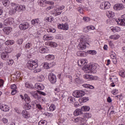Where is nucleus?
I'll return each instance as SVG.
<instances>
[{
  "label": "nucleus",
  "mask_w": 125,
  "mask_h": 125,
  "mask_svg": "<svg viewBox=\"0 0 125 125\" xmlns=\"http://www.w3.org/2000/svg\"><path fill=\"white\" fill-rule=\"evenodd\" d=\"M26 66L29 70H35L37 69V67L39 66L38 63L33 60H30L26 64Z\"/></svg>",
  "instance_id": "1"
},
{
  "label": "nucleus",
  "mask_w": 125,
  "mask_h": 125,
  "mask_svg": "<svg viewBox=\"0 0 125 125\" xmlns=\"http://www.w3.org/2000/svg\"><path fill=\"white\" fill-rule=\"evenodd\" d=\"M85 72L87 74H91V73H96V66H95L94 64L89 65L88 67H87L86 69Z\"/></svg>",
  "instance_id": "2"
},
{
  "label": "nucleus",
  "mask_w": 125,
  "mask_h": 125,
  "mask_svg": "<svg viewBox=\"0 0 125 125\" xmlns=\"http://www.w3.org/2000/svg\"><path fill=\"white\" fill-rule=\"evenodd\" d=\"M100 7L101 9H109L111 7V4L108 1L103 2L100 4Z\"/></svg>",
  "instance_id": "3"
},
{
  "label": "nucleus",
  "mask_w": 125,
  "mask_h": 125,
  "mask_svg": "<svg viewBox=\"0 0 125 125\" xmlns=\"http://www.w3.org/2000/svg\"><path fill=\"white\" fill-rule=\"evenodd\" d=\"M84 94H85V93L83 90L75 91L73 93L74 97L76 98H80V97H82V96H83Z\"/></svg>",
  "instance_id": "4"
},
{
  "label": "nucleus",
  "mask_w": 125,
  "mask_h": 125,
  "mask_svg": "<svg viewBox=\"0 0 125 125\" xmlns=\"http://www.w3.org/2000/svg\"><path fill=\"white\" fill-rule=\"evenodd\" d=\"M48 79L51 83H56V76L53 73H50L49 74Z\"/></svg>",
  "instance_id": "5"
},
{
  "label": "nucleus",
  "mask_w": 125,
  "mask_h": 125,
  "mask_svg": "<svg viewBox=\"0 0 125 125\" xmlns=\"http://www.w3.org/2000/svg\"><path fill=\"white\" fill-rule=\"evenodd\" d=\"M86 44H89L88 42L83 41L81 42H80L78 45L79 49H81V50H83L86 48Z\"/></svg>",
  "instance_id": "6"
},
{
  "label": "nucleus",
  "mask_w": 125,
  "mask_h": 125,
  "mask_svg": "<svg viewBox=\"0 0 125 125\" xmlns=\"http://www.w3.org/2000/svg\"><path fill=\"white\" fill-rule=\"evenodd\" d=\"M30 25H29V23L28 22H25L22 23H21L20 25V29L21 30H22L23 31H25V30H27L28 28H29V26Z\"/></svg>",
  "instance_id": "7"
},
{
  "label": "nucleus",
  "mask_w": 125,
  "mask_h": 125,
  "mask_svg": "<svg viewBox=\"0 0 125 125\" xmlns=\"http://www.w3.org/2000/svg\"><path fill=\"white\" fill-rule=\"evenodd\" d=\"M14 22V20L12 18H9L4 21V24L5 26H7L8 25H12Z\"/></svg>",
  "instance_id": "8"
},
{
  "label": "nucleus",
  "mask_w": 125,
  "mask_h": 125,
  "mask_svg": "<svg viewBox=\"0 0 125 125\" xmlns=\"http://www.w3.org/2000/svg\"><path fill=\"white\" fill-rule=\"evenodd\" d=\"M87 120L83 117H78L74 119V123H81V124L84 123L85 124Z\"/></svg>",
  "instance_id": "9"
},
{
  "label": "nucleus",
  "mask_w": 125,
  "mask_h": 125,
  "mask_svg": "<svg viewBox=\"0 0 125 125\" xmlns=\"http://www.w3.org/2000/svg\"><path fill=\"white\" fill-rule=\"evenodd\" d=\"M113 8L115 10H122V9L125 8V5H123L122 3L116 4Z\"/></svg>",
  "instance_id": "10"
},
{
  "label": "nucleus",
  "mask_w": 125,
  "mask_h": 125,
  "mask_svg": "<svg viewBox=\"0 0 125 125\" xmlns=\"http://www.w3.org/2000/svg\"><path fill=\"white\" fill-rule=\"evenodd\" d=\"M83 110L81 109L77 108L74 112V116H80L81 115H83Z\"/></svg>",
  "instance_id": "11"
},
{
  "label": "nucleus",
  "mask_w": 125,
  "mask_h": 125,
  "mask_svg": "<svg viewBox=\"0 0 125 125\" xmlns=\"http://www.w3.org/2000/svg\"><path fill=\"white\" fill-rule=\"evenodd\" d=\"M11 31H12V28L10 27H6L3 29V31L6 35H9V33Z\"/></svg>",
  "instance_id": "12"
},
{
  "label": "nucleus",
  "mask_w": 125,
  "mask_h": 125,
  "mask_svg": "<svg viewBox=\"0 0 125 125\" xmlns=\"http://www.w3.org/2000/svg\"><path fill=\"white\" fill-rule=\"evenodd\" d=\"M35 87L39 90H43L44 89V86L42 84L37 83L35 84Z\"/></svg>",
  "instance_id": "13"
},
{
  "label": "nucleus",
  "mask_w": 125,
  "mask_h": 125,
  "mask_svg": "<svg viewBox=\"0 0 125 125\" xmlns=\"http://www.w3.org/2000/svg\"><path fill=\"white\" fill-rule=\"evenodd\" d=\"M11 5L12 6H13L16 12V11H19L20 12V7L19 5H17L15 4V3H11Z\"/></svg>",
  "instance_id": "14"
},
{
  "label": "nucleus",
  "mask_w": 125,
  "mask_h": 125,
  "mask_svg": "<svg viewBox=\"0 0 125 125\" xmlns=\"http://www.w3.org/2000/svg\"><path fill=\"white\" fill-rule=\"evenodd\" d=\"M77 55L80 57H84L86 56V53L84 51H79L77 52Z\"/></svg>",
  "instance_id": "15"
},
{
  "label": "nucleus",
  "mask_w": 125,
  "mask_h": 125,
  "mask_svg": "<svg viewBox=\"0 0 125 125\" xmlns=\"http://www.w3.org/2000/svg\"><path fill=\"white\" fill-rule=\"evenodd\" d=\"M31 24L34 26H36L37 24H40V19H36L31 21Z\"/></svg>",
  "instance_id": "16"
},
{
  "label": "nucleus",
  "mask_w": 125,
  "mask_h": 125,
  "mask_svg": "<svg viewBox=\"0 0 125 125\" xmlns=\"http://www.w3.org/2000/svg\"><path fill=\"white\" fill-rule=\"evenodd\" d=\"M43 39L44 41H50V40L53 39V37H52V36H51L50 35H45L43 37Z\"/></svg>",
  "instance_id": "17"
},
{
  "label": "nucleus",
  "mask_w": 125,
  "mask_h": 125,
  "mask_svg": "<svg viewBox=\"0 0 125 125\" xmlns=\"http://www.w3.org/2000/svg\"><path fill=\"white\" fill-rule=\"evenodd\" d=\"M24 101L26 104L30 103L31 102V98L28 96L27 94H24Z\"/></svg>",
  "instance_id": "18"
},
{
  "label": "nucleus",
  "mask_w": 125,
  "mask_h": 125,
  "mask_svg": "<svg viewBox=\"0 0 125 125\" xmlns=\"http://www.w3.org/2000/svg\"><path fill=\"white\" fill-rule=\"evenodd\" d=\"M0 109L3 112H8L9 110V109H8V106L6 105L1 106Z\"/></svg>",
  "instance_id": "19"
},
{
  "label": "nucleus",
  "mask_w": 125,
  "mask_h": 125,
  "mask_svg": "<svg viewBox=\"0 0 125 125\" xmlns=\"http://www.w3.org/2000/svg\"><path fill=\"white\" fill-rule=\"evenodd\" d=\"M106 16L108 18H110V17L113 18L114 16H115V13L112 11H109L106 13Z\"/></svg>",
  "instance_id": "20"
},
{
  "label": "nucleus",
  "mask_w": 125,
  "mask_h": 125,
  "mask_svg": "<svg viewBox=\"0 0 125 125\" xmlns=\"http://www.w3.org/2000/svg\"><path fill=\"white\" fill-rule=\"evenodd\" d=\"M15 42L13 40H8L5 42V44H6V45H12L14 44Z\"/></svg>",
  "instance_id": "21"
},
{
  "label": "nucleus",
  "mask_w": 125,
  "mask_h": 125,
  "mask_svg": "<svg viewBox=\"0 0 125 125\" xmlns=\"http://www.w3.org/2000/svg\"><path fill=\"white\" fill-rule=\"evenodd\" d=\"M22 115L24 118L27 119V118H29L30 116L29 115V113L26 110H23L22 111Z\"/></svg>",
  "instance_id": "22"
},
{
  "label": "nucleus",
  "mask_w": 125,
  "mask_h": 125,
  "mask_svg": "<svg viewBox=\"0 0 125 125\" xmlns=\"http://www.w3.org/2000/svg\"><path fill=\"white\" fill-rule=\"evenodd\" d=\"M13 51V49L10 47H6L5 49V52L7 54V53H11Z\"/></svg>",
  "instance_id": "23"
},
{
  "label": "nucleus",
  "mask_w": 125,
  "mask_h": 125,
  "mask_svg": "<svg viewBox=\"0 0 125 125\" xmlns=\"http://www.w3.org/2000/svg\"><path fill=\"white\" fill-rule=\"evenodd\" d=\"M39 52L40 53H47V50L44 47L39 48Z\"/></svg>",
  "instance_id": "24"
},
{
  "label": "nucleus",
  "mask_w": 125,
  "mask_h": 125,
  "mask_svg": "<svg viewBox=\"0 0 125 125\" xmlns=\"http://www.w3.org/2000/svg\"><path fill=\"white\" fill-rule=\"evenodd\" d=\"M78 65L79 66H80L81 67H84V66H85V65H84L85 63H86V62H85V61H79L78 62Z\"/></svg>",
  "instance_id": "25"
},
{
  "label": "nucleus",
  "mask_w": 125,
  "mask_h": 125,
  "mask_svg": "<svg viewBox=\"0 0 125 125\" xmlns=\"http://www.w3.org/2000/svg\"><path fill=\"white\" fill-rule=\"evenodd\" d=\"M82 110L83 112H86L89 111L90 110V107L87 106H83L81 107Z\"/></svg>",
  "instance_id": "26"
},
{
  "label": "nucleus",
  "mask_w": 125,
  "mask_h": 125,
  "mask_svg": "<svg viewBox=\"0 0 125 125\" xmlns=\"http://www.w3.org/2000/svg\"><path fill=\"white\" fill-rule=\"evenodd\" d=\"M118 24H120L121 26H125V19H121L117 21Z\"/></svg>",
  "instance_id": "27"
},
{
  "label": "nucleus",
  "mask_w": 125,
  "mask_h": 125,
  "mask_svg": "<svg viewBox=\"0 0 125 125\" xmlns=\"http://www.w3.org/2000/svg\"><path fill=\"white\" fill-rule=\"evenodd\" d=\"M109 39H111L112 40H118V39H120V35H111L109 37Z\"/></svg>",
  "instance_id": "28"
},
{
  "label": "nucleus",
  "mask_w": 125,
  "mask_h": 125,
  "mask_svg": "<svg viewBox=\"0 0 125 125\" xmlns=\"http://www.w3.org/2000/svg\"><path fill=\"white\" fill-rule=\"evenodd\" d=\"M7 54L6 53L3 52L1 54V59L3 60H6V58H7Z\"/></svg>",
  "instance_id": "29"
},
{
  "label": "nucleus",
  "mask_w": 125,
  "mask_h": 125,
  "mask_svg": "<svg viewBox=\"0 0 125 125\" xmlns=\"http://www.w3.org/2000/svg\"><path fill=\"white\" fill-rule=\"evenodd\" d=\"M23 108L24 109H25V110H30V109L32 108V106L31 105V104L28 103V104H26L24 105Z\"/></svg>",
  "instance_id": "30"
},
{
  "label": "nucleus",
  "mask_w": 125,
  "mask_h": 125,
  "mask_svg": "<svg viewBox=\"0 0 125 125\" xmlns=\"http://www.w3.org/2000/svg\"><path fill=\"white\" fill-rule=\"evenodd\" d=\"M56 109V106H55V104H51L49 107V111L51 112H53L54 110Z\"/></svg>",
  "instance_id": "31"
},
{
  "label": "nucleus",
  "mask_w": 125,
  "mask_h": 125,
  "mask_svg": "<svg viewBox=\"0 0 125 125\" xmlns=\"http://www.w3.org/2000/svg\"><path fill=\"white\" fill-rule=\"evenodd\" d=\"M75 82L77 83H83V79H82L80 78H76Z\"/></svg>",
  "instance_id": "32"
},
{
  "label": "nucleus",
  "mask_w": 125,
  "mask_h": 125,
  "mask_svg": "<svg viewBox=\"0 0 125 125\" xmlns=\"http://www.w3.org/2000/svg\"><path fill=\"white\" fill-rule=\"evenodd\" d=\"M39 125H47V122L45 120H41L40 121L39 123Z\"/></svg>",
  "instance_id": "33"
},
{
  "label": "nucleus",
  "mask_w": 125,
  "mask_h": 125,
  "mask_svg": "<svg viewBox=\"0 0 125 125\" xmlns=\"http://www.w3.org/2000/svg\"><path fill=\"white\" fill-rule=\"evenodd\" d=\"M16 13V11L15 10V9L14 8L13 6H12V10L9 11V14L10 15H13V14H15Z\"/></svg>",
  "instance_id": "34"
},
{
  "label": "nucleus",
  "mask_w": 125,
  "mask_h": 125,
  "mask_svg": "<svg viewBox=\"0 0 125 125\" xmlns=\"http://www.w3.org/2000/svg\"><path fill=\"white\" fill-rule=\"evenodd\" d=\"M84 118L86 119H89V118H91V114L89 113H85L84 114Z\"/></svg>",
  "instance_id": "35"
},
{
  "label": "nucleus",
  "mask_w": 125,
  "mask_h": 125,
  "mask_svg": "<svg viewBox=\"0 0 125 125\" xmlns=\"http://www.w3.org/2000/svg\"><path fill=\"white\" fill-rule=\"evenodd\" d=\"M67 101L69 103H74L75 102V98L73 97H69L67 99Z\"/></svg>",
  "instance_id": "36"
},
{
  "label": "nucleus",
  "mask_w": 125,
  "mask_h": 125,
  "mask_svg": "<svg viewBox=\"0 0 125 125\" xmlns=\"http://www.w3.org/2000/svg\"><path fill=\"white\" fill-rule=\"evenodd\" d=\"M2 3L4 6H8V5H9V0H3Z\"/></svg>",
  "instance_id": "37"
},
{
  "label": "nucleus",
  "mask_w": 125,
  "mask_h": 125,
  "mask_svg": "<svg viewBox=\"0 0 125 125\" xmlns=\"http://www.w3.org/2000/svg\"><path fill=\"white\" fill-rule=\"evenodd\" d=\"M84 79H86V80H92V76L88 74H86L84 76Z\"/></svg>",
  "instance_id": "38"
},
{
  "label": "nucleus",
  "mask_w": 125,
  "mask_h": 125,
  "mask_svg": "<svg viewBox=\"0 0 125 125\" xmlns=\"http://www.w3.org/2000/svg\"><path fill=\"white\" fill-rule=\"evenodd\" d=\"M49 45L52 47H56V46H57V43H56L55 42H50Z\"/></svg>",
  "instance_id": "39"
},
{
  "label": "nucleus",
  "mask_w": 125,
  "mask_h": 125,
  "mask_svg": "<svg viewBox=\"0 0 125 125\" xmlns=\"http://www.w3.org/2000/svg\"><path fill=\"white\" fill-rule=\"evenodd\" d=\"M62 30H68V29H69V25L67 23H64V24H62Z\"/></svg>",
  "instance_id": "40"
},
{
  "label": "nucleus",
  "mask_w": 125,
  "mask_h": 125,
  "mask_svg": "<svg viewBox=\"0 0 125 125\" xmlns=\"http://www.w3.org/2000/svg\"><path fill=\"white\" fill-rule=\"evenodd\" d=\"M26 9V6L24 5H20V11H24Z\"/></svg>",
  "instance_id": "41"
},
{
  "label": "nucleus",
  "mask_w": 125,
  "mask_h": 125,
  "mask_svg": "<svg viewBox=\"0 0 125 125\" xmlns=\"http://www.w3.org/2000/svg\"><path fill=\"white\" fill-rule=\"evenodd\" d=\"M83 21H84V22H90L91 19L89 17H83Z\"/></svg>",
  "instance_id": "42"
},
{
  "label": "nucleus",
  "mask_w": 125,
  "mask_h": 125,
  "mask_svg": "<svg viewBox=\"0 0 125 125\" xmlns=\"http://www.w3.org/2000/svg\"><path fill=\"white\" fill-rule=\"evenodd\" d=\"M81 100H82V102H86V101H88V100H89V98L84 97L82 98Z\"/></svg>",
  "instance_id": "43"
},
{
  "label": "nucleus",
  "mask_w": 125,
  "mask_h": 125,
  "mask_svg": "<svg viewBox=\"0 0 125 125\" xmlns=\"http://www.w3.org/2000/svg\"><path fill=\"white\" fill-rule=\"evenodd\" d=\"M36 68H37L34 71V73H40L42 71V68L41 67L37 66Z\"/></svg>",
  "instance_id": "44"
},
{
  "label": "nucleus",
  "mask_w": 125,
  "mask_h": 125,
  "mask_svg": "<svg viewBox=\"0 0 125 125\" xmlns=\"http://www.w3.org/2000/svg\"><path fill=\"white\" fill-rule=\"evenodd\" d=\"M111 56H113L114 58L112 60V62L114 64H117V59H116V56L113 54L111 55Z\"/></svg>",
  "instance_id": "45"
},
{
  "label": "nucleus",
  "mask_w": 125,
  "mask_h": 125,
  "mask_svg": "<svg viewBox=\"0 0 125 125\" xmlns=\"http://www.w3.org/2000/svg\"><path fill=\"white\" fill-rule=\"evenodd\" d=\"M119 74L122 78H125V71H121L119 72Z\"/></svg>",
  "instance_id": "46"
},
{
  "label": "nucleus",
  "mask_w": 125,
  "mask_h": 125,
  "mask_svg": "<svg viewBox=\"0 0 125 125\" xmlns=\"http://www.w3.org/2000/svg\"><path fill=\"white\" fill-rule=\"evenodd\" d=\"M118 92L119 90H118V89H113L112 91V93L113 95H116V94H118Z\"/></svg>",
  "instance_id": "47"
},
{
  "label": "nucleus",
  "mask_w": 125,
  "mask_h": 125,
  "mask_svg": "<svg viewBox=\"0 0 125 125\" xmlns=\"http://www.w3.org/2000/svg\"><path fill=\"white\" fill-rule=\"evenodd\" d=\"M16 78L17 79H21V73H20V72L19 71H18L17 72V73H16Z\"/></svg>",
  "instance_id": "48"
},
{
  "label": "nucleus",
  "mask_w": 125,
  "mask_h": 125,
  "mask_svg": "<svg viewBox=\"0 0 125 125\" xmlns=\"http://www.w3.org/2000/svg\"><path fill=\"white\" fill-rule=\"evenodd\" d=\"M88 53H89V54H92V55H94L96 54V51L90 50V51H88Z\"/></svg>",
  "instance_id": "49"
},
{
  "label": "nucleus",
  "mask_w": 125,
  "mask_h": 125,
  "mask_svg": "<svg viewBox=\"0 0 125 125\" xmlns=\"http://www.w3.org/2000/svg\"><path fill=\"white\" fill-rule=\"evenodd\" d=\"M31 46H32V43H27L25 45V48H30Z\"/></svg>",
  "instance_id": "50"
},
{
  "label": "nucleus",
  "mask_w": 125,
  "mask_h": 125,
  "mask_svg": "<svg viewBox=\"0 0 125 125\" xmlns=\"http://www.w3.org/2000/svg\"><path fill=\"white\" fill-rule=\"evenodd\" d=\"M17 42L18 44H22V43L23 42V39H19L17 41Z\"/></svg>",
  "instance_id": "51"
},
{
  "label": "nucleus",
  "mask_w": 125,
  "mask_h": 125,
  "mask_svg": "<svg viewBox=\"0 0 125 125\" xmlns=\"http://www.w3.org/2000/svg\"><path fill=\"white\" fill-rule=\"evenodd\" d=\"M78 11H79V12H80V13H83V7H79L78 8Z\"/></svg>",
  "instance_id": "52"
},
{
  "label": "nucleus",
  "mask_w": 125,
  "mask_h": 125,
  "mask_svg": "<svg viewBox=\"0 0 125 125\" xmlns=\"http://www.w3.org/2000/svg\"><path fill=\"white\" fill-rule=\"evenodd\" d=\"M89 31H90L89 26H86L83 29V31L85 32V33H87Z\"/></svg>",
  "instance_id": "53"
},
{
  "label": "nucleus",
  "mask_w": 125,
  "mask_h": 125,
  "mask_svg": "<svg viewBox=\"0 0 125 125\" xmlns=\"http://www.w3.org/2000/svg\"><path fill=\"white\" fill-rule=\"evenodd\" d=\"M33 97H34L35 99H37V100L40 99V97H39L38 92L36 93L34 96H33Z\"/></svg>",
  "instance_id": "54"
},
{
  "label": "nucleus",
  "mask_w": 125,
  "mask_h": 125,
  "mask_svg": "<svg viewBox=\"0 0 125 125\" xmlns=\"http://www.w3.org/2000/svg\"><path fill=\"white\" fill-rule=\"evenodd\" d=\"M4 83V81L2 79H0V87H2L3 86V84Z\"/></svg>",
  "instance_id": "55"
},
{
  "label": "nucleus",
  "mask_w": 125,
  "mask_h": 125,
  "mask_svg": "<svg viewBox=\"0 0 125 125\" xmlns=\"http://www.w3.org/2000/svg\"><path fill=\"white\" fill-rule=\"evenodd\" d=\"M43 67H44V69H49V66H48V64L46 62L44 63Z\"/></svg>",
  "instance_id": "56"
},
{
  "label": "nucleus",
  "mask_w": 125,
  "mask_h": 125,
  "mask_svg": "<svg viewBox=\"0 0 125 125\" xmlns=\"http://www.w3.org/2000/svg\"><path fill=\"white\" fill-rule=\"evenodd\" d=\"M49 32L50 33H55L56 32V30L54 28H50L49 29Z\"/></svg>",
  "instance_id": "57"
},
{
  "label": "nucleus",
  "mask_w": 125,
  "mask_h": 125,
  "mask_svg": "<svg viewBox=\"0 0 125 125\" xmlns=\"http://www.w3.org/2000/svg\"><path fill=\"white\" fill-rule=\"evenodd\" d=\"M43 0H40L39 2V4L41 6H43Z\"/></svg>",
  "instance_id": "58"
},
{
  "label": "nucleus",
  "mask_w": 125,
  "mask_h": 125,
  "mask_svg": "<svg viewBox=\"0 0 125 125\" xmlns=\"http://www.w3.org/2000/svg\"><path fill=\"white\" fill-rule=\"evenodd\" d=\"M46 3L47 4H50V5H53V4H54V2L53 1H47Z\"/></svg>",
  "instance_id": "59"
},
{
  "label": "nucleus",
  "mask_w": 125,
  "mask_h": 125,
  "mask_svg": "<svg viewBox=\"0 0 125 125\" xmlns=\"http://www.w3.org/2000/svg\"><path fill=\"white\" fill-rule=\"evenodd\" d=\"M89 30L90 31L91 30H95V27H94V26L93 25H90L89 26Z\"/></svg>",
  "instance_id": "60"
},
{
  "label": "nucleus",
  "mask_w": 125,
  "mask_h": 125,
  "mask_svg": "<svg viewBox=\"0 0 125 125\" xmlns=\"http://www.w3.org/2000/svg\"><path fill=\"white\" fill-rule=\"evenodd\" d=\"M13 63H14L13 60H9V61H8V64H9V65H12Z\"/></svg>",
  "instance_id": "61"
},
{
  "label": "nucleus",
  "mask_w": 125,
  "mask_h": 125,
  "mask_svg": "<svg viewBox=\"0 0 125 125\" xmlns=\"http://www.w3.org/2000/svg\"><path fill=\"white\" fill-rule=\"evenodd\" d=\"M2 122H3L4 124H7V122H8V120L6 118H3L2 119Z\"/></svg>",
  "instance_id": "62"
},
{
  "label": "nucleus",
  "mask_w": 125,
  "mask_h": 125,
  "mask_svg": "<svg viewBox=\"0 0 125 125\" xmlns=\"http://www.w3.org/2000/svg\"><path fill=\"white\" fill-rule=\"evenodd\" d=\"M17 92V90H13L12 91L11 94L12 95H15Z\"/></svg>",
  "instance_id": "63"
},
{
  "label": "nucleus",
  "mask_w": 125,
  "mask_h": 125,
  "mask_svg": "<svg viewBox=\"0 0 125 125\" xmlns=\"http://www.w3.org/2000/svg\"><path fill=\"white\" fill-rule=\"evenodd\" d=\"M11 88H12V89L16 90V88H17V87L16 86V85L15 84H14L11 85Z\"/></svg>",
  "instance_id": "64"
}]
</instances>
